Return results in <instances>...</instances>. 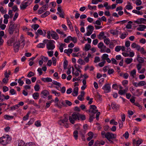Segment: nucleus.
Here are the masks:
<instances>
[{
  "instance_id": "nucleus-1",
  "label": "nucleus",
  "mask_w": 146,
  "mask_h": 146,
  "mask_svg": "<svg viewBox=\"0 0 146 146\" xmlns=\"http://www.w3.org/2000/svg\"><path fill=\"white\" fill-rule=\"evenodd\" d=\"M24 37H21L20 39L22 40L20 41L19 40H16L13 44V47L14 50L15 52H18L19 50L20 43H23V46H24L25 43V41L23 39Z\"/></svg>"
},
{
  "instance_id": "nucleus-2",
  "label": "nucleus",
  "mask_w": 146,
  "mask_h": 146,
  "mask_svg": "<svg viewBox=\"0 0 146 146\" xmlns=\"http://www.w3.org/2000/svg\"><path fill=\"white\" fill-rule=\"evenodd\" d=\"M96 113V118L97 121L99 120V117L100 114V112H98V110L97 109L96 106L95 105H92V121L93 119L95 118V117L94 114Z\"/></svg>"
},
{
  "instance_id": "nucleus-3",
  "label": "nucleus",
  "mask_w": 146,
  "mask_h": 146,
  "mask_svg": "<svg viewBox=\"0 0 146 146\" xmlns=\"http://www.w3.org/2000/svg\"><path fill=\"white\" fill-rule=\"evenodd\" d=\"M11 139L8 135L3 136L0 138V143L3 145H6L10 143Z\"/></svg>"
},
{
  "instance_id": "nucleus-4",
  "label": "nucleus",
  "mask_w": 146,
  "mask_h": 146,
  "mask_svg": "<svg viewBox=\"0 0 146 146\" xmlns=\"http://www.w3.org/2000/svg\"><path fill=\"white\" fill-rule=\"evenodd\" d=\"M43 42L45 43H47L46 48L48 50H53L55 47V46L54 44L55 42L53 40H44Z\"/></svg>"
},
{
  "instance_id": "nucleus-5",
  "label": "nucleus",
  "mask_w": 146,
  "mask_h": 146,
  "mask_svg": "<svg viewBox=\"0 0 146 146\" xmlns=\"http://www.w3.org/2000/svg\"><path fill=\"white\" fill-rule=\"evenodd\" d=\"M77 119L78 120V113L76 114L75 113H74L71 116H70L69 117L70 122L73 124L74 123V121Z\"/></svg>"
},
{
  "instance_id": "nucleus-6",
  "label": "nucleus",
  "mask_w": 146,
  "mask_h": 146,
  "mask_svg": "<svg viewBox=\"0 0 146 146\" xmlns=\"http://www.w3.org/2000/svg\"><path fill=\"white\" fill-rule=\"evenodd\" d=\"M116 135L112 133L107 132L105 135V137L109 141H110V140L116 138Z\"/></svg>"
},
{
  "instance_id": "nucleus-7",
  "label": "nucleus",
  "mask_w": 146,
  "mask_h": 146,
  "mask_svg": "<svg viewBox=\"0 0 146 146\" xmlns=\"http://www.w3.org/2000/svg\"><path fill=\"white\" fill-rule=\"evenodd\" d=\"M15 23L12 21L11 22V24L9 27L8 31L9 33L10 34H12L15 29Z\"/></svg>"
},
{
  "instance_id": "nucleus-8",
  "label": "nucleus",
  "mask_w": 146,
  "mask_h": 146,
  "mask_svg": "<svg viewBox=\"0 0 146 146\" xmlns=\"http://www.w3.org/2000/svg\"><path fill=\"white\" fill-rule=\"evenodd\" d=\"M102 89L104 90L105 93H108L111 91V87L109 84L104 85Z\"/></svg>"
},
{
  "instance_id": "nucleus-9",
  "label": "nucleus",
  "mask_w": 146,
  "mask_h": 146,
  "mask_svg": "<svg viewBox=\"0 0 146 146\" xmlns=\"http://www.w3.org/2000/svg\"><path fill=\"white\" fill-rule=\"evenodd\" d=\"M58 36V35L56 32L52 30H48L47 31V36Z\"/></svg>"
},
{
  "instance_id": "nucleus-10",
  "label": "nucleus",
  "mask_w": 146,
  "mask_h": 146,
  "mask_svg": "<svg viewBox=\"0 0 146 146\" xmlns=\"http://www.w3.org/2000/svg\"><path fill=\"white\" fill-rule=\"evenodd\" d=\"M49 92L48 91L46 90H44L41 92V97L42 98H45L47 95H49Z\"/></svg>"
},
{
  "instance_id": "nucleus-11",
  "label": "nucleus",
  "mask_w": 146,
  "mask_h": 146,
  "mask_svg": "<svg viewBox=\"0 0 146 146\" xmlns=\"http://www.w3.org/2000/svg\"><path fill=\"white\" fill-rule=\"evenodd\" d=\"M28 2H25L24 3H23V2L20 5V8L21 9L23 10L26 9L27 7L30 4V3H29V5H28Z\"/></svg>"
},
{
  "instance_id": "nucleus-12",
  "label": "nucleus",
  "mask_w": 146,
  "mask_h": 146,
  "mask_svg": "<svg viewBox=\"0 0 146 146\" xmlns=\"http://www.w3.org/2000/svg\"><path fill=\"white\" fill-rule=\"evenodd\" d=\"M145 20V19L141 18L137 19V20L134 21V23H136L138 24H141L142 23L145 24L144 22Z\"/></svg>"
},
{
  "instance_id": "nucleus-13",
  "label": "nucleus",
  "mask_w": 146,
  "mask_h": 146,
  "mask_svg": "<svg viewBox=\"0 0 146 146\" xmlns=\"http://www.w3.org/2000/svg\"><path fill=\"white\" fill-rule=\"evenodd\" d=\"M102 96L99 93H97L95 96V99L97 100L98 102H100L102 100Z\"/></svg>"
},
{
  "instance_id": "nucleus-14",
  "label": "nucleus",
  "mask_w": 146,
  "mask_h": 146,
  "mask_svg": "<svg viewBox=\"0 0 146 146\" xmlns=\"http://www.w3.org/2000/svg\"><path fill=\"white\" fill-rule=\"evenodd\" d=\"M15 38L14 37H12L9 39L7 41V43L9 46L12 45V44L15 42Z\"/></svg>"
},
{
  "instance_id": "nucleus-15",
  "label": "nucleus",
  "mask_w": 146,
  "mask_h": 146,
  "mask_svg": "<svg viewBox=\"0 0 146 146\" xmlns=\"http://www.w3.org/2000/svg\"><path fill=\"white\" fill-rule=\"evenodd\" d=\"M78 87H75L73 89V91L72 93V95L74 96H76L78 94Z\"/></svg>"
},
{
  "instance_id": "nucleus-16",
  "label": "nucleus",
  "mask_w": 146,
  "mask_h": 146,
  "mask_svg": "<svg viewBox=\"0 0 146 146\" xmlns=\"http://www.w3.org/2000/svg\"><path fill=\"white\" fill-rule=\"evenodd\" d=\"M88 32L85 34V36H90L91 34V25H89L87 27Z\"/></svg>"
},
{
  "instance_id": "nucleus-17",
  "label": "nucleus",
  "mask_w": 146,
  "mask_h": 146,
  "mask_svg": "<svg viewBox=\"0 0 146 146\" xmlns=\"http://www.w3.org/2000/svg\"><path fill=\"white\" fill-rule=\"evenodd\" d=\"M146 28V26L143 25H139L138 27L137 28V30L138 31H144V29Z\"/></svg>"
},
{
  "instance_id": "nucleus-18",
  "label": "nucleus",
  "mask_w": 146,
  "mask_h": 146,
  "mask_svg": "<svg viewBox=\"0 0 146 146\" xmlns=\"http://www.w3.org/2000/svg\"><path fill=\"white\" fill-rule=\"evenodd\" d=\"M91 105H90L89 107V110H86V111L87 113H88L90 115L89 117V121L90 122H91Z\"/></svg>"
},
{
  "instance_id": "nucleus-19",
  "label": "nucleus",
  "mask_w": 146,
  "mask_h": 146,
  "mask_svg": "<svg viewBox=\"0 0 146 146\" xmlns=\"http://www.w3.org/2000/svg\"><path fill=\"white\" fill-rule=\"evenodd\" d=\"M137 60L140 63H142L144 62V59L142 57L140 56L139 55H138L137 56Z\"/></svg>"
},
{
  "instance_id": "nucleus-20",
  "label": "nucleus",
  "mask_w": 146,
  "mask_h": 146,
  "mask_svg": "<svg viewBox=\"0 0 146 146\" xmlns=\"http://www.w3.org/2000/svg\"><path fill=\"white\" fill-rule=\"evenodd\" d=\"M106 37H98V38L101 39L102 38L104 39V42L107 45L110 42V40L109 38H106Z\"/></svg>"
},
{
  "instance_id": "nucleus-21",
  "label": "nucleus",
  "mask_w": 146,
  "mask_h": 146,
  "mask_svg": "<svg viewBox=\"0 0 146 146\" xmlns=\"http://www.w3.org/2000/svg\"><path fill=\"white\" fill-rule=\"evenodd\" d=\"M41 80L44 82H50L52 81V80L50 78H42Z\"/></svg>"
},
{
  "instance_id": "nucleus-22",
  "label": "nucleus",
  "mask_w": 146,
  "mask_h": 146,
  "mask_svg": "<svg viewBox=\"0 0 146 146\" xmlns=\"http://www.w3.org/2000/svg\"><path fill=\"white\" fill-rule=\"evenodd\" d=\"M111 106L113 109H117L119 108V106L116 104L115 102H112L111 103Z\"/></svg>"
},
{
  "instance_id": "nucleus-23",
  "label": "nucleus",
  "mask_w": 146,
  "mask_h": 146,
  "mask_svg": "<svg viewBox=\"0 0 146 146\" xmlns=\"http://www.w3.org/2000/svg\"><path fill=\"white\" fill-rule=\"evenodd\" d=\"M66 19L68 25L70 29L72 30L73 29V27L71 23L68 18H66Z\"/></svg>"
},
{
  "instance_id": "nucleus-24",
  "label": "nucleus",
  "mask_w": 146,
  "mask_h": 146,
  "mask_svg": "<svg viewBox=\"0 0 146 146\" xmlns=\"http://www.w3.org/2000/svg\"><path fill=\"white\" fill-rule=\"evenodd\" d=\"M50 12L48 11H46L43 14H42L41 16V17L44 18L46 17L48 15L50 14Z\"/></svg>"
},
{
  "instance_id": "nucleus-25",
  "label": "nucleus",
  "mask_w": 146,
  "mask_h": 146,
  "mask_svg": "<svg viewBox=\"0 0 146 146\" xmlns=\"http://www.w3.org/2000/svg\"><path fill=\"white\" fill-rule=\"evenodd\" d=\"M136 142L135 144L136 146H139L143 142V141L141 139H139L138 140L136 141L135 140L133 141V143L134 141Z\"/></svg>"
},
{
  "instance_id": "nucleus-26",
  "label": "nucleus",
  "mask_w": 146,
  "mask_h": 146,
  "mask_svg": "<svg viewBox=\"0 0 146 146\" xmlns=\"http://www.w3.org/2000/svg\"><path fill=\"white\" fill-rule=\"evenodd\" d=\"M4 119L7 120H9L13 118L14 117L12 116H10L7 115H5L4 116Z\"/></svg>"
},
{
  "instance_id": "nucleus-27",
  "label": "nucleus",
  "mask_w": 146,
  "mask_h": 146,
  "mask_svg": "<svg viewBox=\"0 0 146 146\" xmlns=\"http://www.w3.org/2000/svg\"><path fill=\"white\" fill-rule=\"evenodd\" d=\"M132 58H126L125 62L127 64H129L131 63L133 61Z\"/></svg>"
},
{
  "instance_id": "nucleus-28",
  "label": "nucleus",
  "mask_w": 146,
  "mask_h": 146,
  "mask_svg": "<svg viewBox=\"0 0 146 146\" xmlns=\"http://www.w3.org/2000/svg\"><path fill=\"white\" fill-rule=\"evenodd\" d=\"M59 106L61 107V108H62V106L66 107V106L64 102L62 100H61L59 102Z\"/></svg>"
},
{
  "instance_id": "nucleus-29",
  "label": "nucleus",
  "mask_w": 146,
  "mask_h": 146,
  "mask_svg": "<svg viewBox=\"0 0 146 146\" xmlns=\"http://www.w3.org/2000/svg\"><path fill=\"white\" fill-rule=\"evenodd\" d=\"M78 131L77 130H75L73 132V136L75 140H77L78 138Z\"/></svg>"
},
{
  "instance_id": "nucleus-30",
  "label": "nucleus",
  "mask_w": 146,
  "mask_h": 146,
  "mask_svg": "<svg viewBox=\"0 0 146 146\" xmlns=\"http://www.w3.org/2000/svg\"><path fill=\"white\" fill-rule=\"evenodd\" d=\"M56 31L59 34H61L62 35H64V36H65L66 35V34H64V33L62 31V30L59 29H57Z\"/></svg>"
},
{
  "instance_id": "nucleus-31",
  "label": "nucleus",
  "mask_w": 146,
  "mask_h": 146,
  "mask_svg": "<svg viewBox=\"0 0 146 146\" xmlns=\"http://www.w3.org/2000/svg\"><path fill=\"white\" fill-rule=\"evenodd\" d=\"M119 32L117 30H111L110 31L111 34H113V35H117Z\"/></svg>"
},
{
  "instance_id": "nucleus-32",
  "label": "nucleus",
  "mask_w": 146,
  "mask_h": 146,
  "mask_svg": "<svg viewBox=\"0 0 146 146\" xmlns=\"http://www.w3.org/2000/svg\"><path fill=\"white\" fill-rule=\"evenodd\" d=\"M80 119L82 120H84L86 119V116L84 115H82L78 113V120Z\"/></svg>"
},
{
  "instance_id": "nucleus-33",
  "label": "nucleus",
  "mask_w": 146,
  "mask_h": 146,
  "mask_svg": "<svg viewBox=\"0 0 146 146\" xmlns=\"http://www.w3.org/2000/svg\"><path fill=\"white\" fill-rule=\"evenodd\" d=\"M136 70L135 69H134L131 72L130 75L133 77V78H134L135 77V75H136Z\"/></svg>"
},
{
  "instance_id": "nucleus-34",
  "label": "nucleus",
  "mask_w": 146,
  "mask_h": 146,
  "mask_svg": "<svg viewBox=\"0 0 146 146\" xmlns=\"http://www.w3.org/2000/svg\"><path fill=\"white\" fill-rule=\"evenodd\" d=\"M108 55L106 54H103L102 56L101 57L102 58V60L103 61L107 59V58H108Z\"/></svg>"
},
{
  "instance_id": "nucleus-35",
  "label": "nucleus",
  "mask_w": 146,
  "mask_h": 146,
  "mask_svg": "<svg viewBox=\"0 0 146 146\" xmlns=\"http://www.w3.org/2000/svg\"><path fill=\"white\" fill-rule=\"evenodd\" d=\"M39 94L38 92L34 93L33 94V97L35 99H37L39 97Z\"/></svg>"
},
{
  "instance_id": "nucleus-36",
  "label": "nucleus",
  "mask_w": 146,
  "mask_h": 146,
  "mask_svg": "<svg viewBox=\"0 0 146 146\" xmlns=\"http://www.w3.org/2000/svg\"><path fill=\"white\" fill-rule=\"evenodd\" d=\"M19 107L18 105H16L13 106L11 107L10 110L13 111L17 109Z\"/></svg>"
},
{
  "instance_id": "nucleus-37",
  "label": "nucleus",
  "mask_w": 146,
  "mask_h": 146,
  "mask_svg": "<svg viewBox=\"0 0 146 146\" xmlns=\"http://www.w3.org/2000/svg\"><path fill=\"white\" fill-rule=\"evenodd\" d=\"M45 44L44 43H39L37 45V47L39 48H43L45 46Z\"/></svg>"
},
{
  "instance_id": "nucleus-38",
  "label": "nucleus",
  "mask_w": 146,
  "mask_h": 146,
  "mask_svg": "<svg viewBox=\"0 0 146 146\" xmlns=\"http://www.w3.org/2000/svg\"><path fill=\"white\" fill-rule=\"evenodd\" d=\"M132 12L133 13H135L138 15H142L143 14V13L142 12H140L139 11L136 10H133Z\"/></svg>"
},
{
  "instance_id": "nucleus-39",
  "label": "nucleus",
  "mask_w": 146,
  "mask_h": 146,
  "mask_svg": "<svg viewBox=\"0 0 146 146\" xmlns=\"http://www.w3.org/2000/svg\"><path fill=\"white\" fill-rule=\"evenodd\" d=\"M39 27V26L37 24L33 25L31 26V27L35 30H36Z\"/></svg>"
},
{
  "instance_id": "nucleus-40",
  "label": "nucleus",
  "mask_w": 146,
  "mask_h": 146,
  "mask_svg": "<svg viewBox=\"0 0 146 146\" xmlns=\"http://www.w3.org/2000/svg\"><path fill=\"white\" fill-rule=\"evenodd\" d=\"M78 62L81 65H84L85 64L84 61L81 58H79L78 59Z\"/></svg>"
},
{
  "instance_id": "nucleus-41",
  "label": "nucleus",
  "mask_w": 146,
  "mask_h": 146,
  "mask_svg": "<svg viewBox=\"0 0 146 146\" xmlns=\"http://www.w3.org/2000/svg\"><path fill=\"white\" fill-rule=\"evenodd\" d=\"M126 92L125 90H120L118 91V94L121 95H122L125 94Z\"/></svg>"
},
{
  "instance_id": "nucleus-42",
  "label": "nucleus",
  "mask_w": 146,
  "mask_h": 146,
  "mask_svg": "<svg viewBox=\"0 0 146 146\" xmlns=\"http://www.w3.org/2000/svg\"><path fill=\"white\" fill-rule=\"evenodd\" d=\"M91 47V45L90 44H86L85 46V50L86 51H88L89 50Z\"/></svg>"
},
{
  "instance_id": "nucleus-43",
  "label": "nucleus",
  "mask_w": 146,
  "mask_h": 146,
  "mask_svg": "<svg viewBox=\"0 0 146 146\" xmlns=\"http://www.w3.org/2000/svg\"><path fill=\"white\" fill-rule=\"evenodd\" d=\"M52 94H54L56 96H59L60 94L59 92H57L56 91L54 90H52Z\"/></svg>"
},
{
  "instance_id": "nucleus-44",
  "label": "nucleus",
  "mask_w": 146,
  "mask_h": 146,
  "mask_svg": "<svg viewBox=\"0 0 146 146\" xmlns=\"http://www.w3.org/2000/svg\"><path fill=\"white\" fill-rule=\"evenodd\" d=\"M45 11L44 10V9L43 8V7H40L38 10V13L39 14H40L44 12Z\"/></svg>"
},
{
  "instance_id": "nucleus-45",
  "label": "nucleus",
  "mask_w": 146,
  "mask_h": 146,
  "mask_svg": "<svg viewBox=\"0 0 146 146\" xmlns=\"http://www.w3.org/2000/svg\"><path fill=\"white\" fill-rule=\"evenodd\" d=\"M35 90L36 91H38L40 89L39 86L38 84H36L34 86Z\"/></svg>"
},
{
  "instance_id": "nucleus-46",
  "label": "nucleus",
  "mask_w": 146,
  "mask_h": 146,
  "mask_svg": "<svg viewBox=\"0 0 146 146\" xmlns=\"http://www.w3.org/2000/svg\"><path fill=\"white\" fill-rule=\"evenodd\" d=\"M68 62L67 60H65L63 64V67L64 69H66L67 68V66L68 65Z\"/></svg>"
},
{
  "instance_id": "nucleus-47",
  "label": "nucleus",
  "mask_w": 146,
  "mask_h": 146,
  "mask_svg": "<svg viewBox=\"0 0 146 146\" xmlns=\"http://www.w3.org/2000/svg\"><path fill=\"white\" fill-rule=\"evenodd\" d=\"M110 123L111 125H117V122L115 121L114 119L111 120L110 121Z\"/></svg>"
},
{
  "instance_id": "nucleus-48",
  "label": "nucleus",
  "mask_w": 146,
  "mask_h": 146,
  "mask_svg": "<svg viewBox=\"0 0 146 146\" xmlns=\"http://www.w3.org/2000/svg\"><path fill=\"white\" fill-rule=\"evenodd\" d=\"M36 35H38V34H39L40 35H42L43 34V32L42 30L41 29H38L37 31V32L35 33Z\"/></svg>"
},
{
  "instance_id": "nucleus-49",
  "label": "nucleus",
  "mask_w": 146,
  "mask_h": 146,
  "mask_svg": "<svg viewBox=\"0 0 146 146\" xmlns=\"http://www.w3.org/2000/svg\"><path fill=\"white\" fill-rule=\"evenodd\" d=\"M52 83L53 84L58 86L59 87H60L61 86V84L60 83L56 81L53 80L52 82Z\"/></svg>"
},
{
  "instance_id": "nucleus-50",
  "label": "nucleus",
  "mask_w": 146,
  "mask_h": 146,
  "mask_svg": "<svg viewBox=\"0 0 146 146\" xmlns=\"http://www.w3.org/2000/svg\"><path fill=\"white\" fill-rule=\"evenodd\" d=\"M72 38H73V37H67L66 38L64 39V42L66 43L69 42L70 40V39Z\"/></svg>"
},
{
  "instance_id": "nucleus-51",
  "label": "nucleus",
  "mask_w": 146,
  "mask_h": 146,
  "mask_svg": "<svg viewBox=\"0 0 146 146\" xmlns=\"http://www.w3.org/2000/svg\"><path fill=\"white\" fill-rule=\"evenodd\" d=\"M139 51L140 52L141 54H146V51L145 50L143 47L141 48Z\"/></svg>"
},
{
  "instance_id": "nucleus-52",
  "label": "nucleus",
  "mask_w": 146,
  "mask_h": 146,
  "mask_svg": "<svg viewBox=\"0 0 146 146\" xmlns=\"http://www.w3.org/2000/svg\"><path fill=\"white\" fill-rule=\"evenodd\" d=\"M106 63L105 60L103 61L102 62H100L98 64V66L100 67H103Z\"/></svg>"
},
{
  "instance_id": "nucleus-53",
  "label": "nucleus",
  "mask_w": 146,
  "mask_h": 146,
  "mask_svg": "<svg viewBox=\"0 0 146 146\" xmlns=\"http://www.w3.org/2000/svg\"><path fill=\"white\" fill-rule=\"evenodd\" d=\"M42 58H41L42 60L44 62H46L48 60V58L47 57H45L44 56H42Z\"/></svg>"
},
{
  "instance_id": "nucleus-54",
  "label": "nucleus",
  "mask_w": 146,
  "mask_h": 146,
  "mask_svg": "<svg viewBox=\"0 0 146 146\" xmlns=\"http://www.w3.org/2000/svg\"><path fill=\"white\" fill-rule=\"evenodd\" d=\"M35 125L37 127H40L41 126L40 121L39 120H38L35 122Z\"/></svg>"
},
{
  "instance_id": "nucleus-55",
  "label": "nucleus",
  "mask_w": 146,
  "mask_h": 146,
  "mask_svg": "<svg viewBox=\"0 0 146 146\" xmlns=\"http://www.w3.org/2000/svg\"><path fill=\"white\" fill-rule=\"evenodd\" d=\"M88 135L89 137L87 139V140L88 141H89L91 139V131H90L88 133Z\"/></svg>"
},
{
  "instance_id": "nucleus-56",
  "label": "nucleus",
  "mask_w": 146,
  "mask_h": 146,
  "mask_svg": "<svg viewBox=\"0 0 146 146\" xmlns=\"http://www.w3.org/2000/svg\"><path fill=\"white\" fill-rule=\"evenodd\" d=\"M21 78H19L18 80V83L19 84V85L20 86H22L23 84L24 83V82L23 81L21 80Z\"/></svg>"
},
{
  "instance_id": "nucleus-57",
  "label": "nucleus",
  "mask_w": 146,
  "mask_h": 146,
  "mask_svg": "<svg viewBox=\"0 0 146 146\" xmlns=\"http://www.w3.org/2000/svg\"><path fill=\"white\" fill-rule=\"evenodd\" d=\"M145 84V82L144 81H141L138 83V85L139 86H143Z\"/></svg>"
},
{
  "instance_id": "nucleus-58",
  "label": "nucleus",
  "mask_w": 146,
  "mask_h": 146,
  "mask_svg": "<svg viewBox=\"0 0 146 146\" xmlns=\"http://www.w3.org/2000/svg\"><path fill=\"white\" fill-rule=\"evenodd\" d=\"M121 50V46H116L115 48V51L117 52H118Z\"/></svg>"
},
{
  "instance_id": "nucleus-59",
  "label": "nucleus",
  "mask_w": 146,
  "mask_h": 146,
  "mask_svg": "<svg viewBox=\"0 0 146 146\" xmlns=\"http://www.w3.org/2000/svg\"><path fill=\"white\" fill-rule=\"evenodd\" d=\"M100 61V58L98 56H96L95 57L94 62L95 63L98 62Z\"/></svg>"
},
{
  "instance_id": "nucleus-60",
  "label": "nucleus",
  "mask_w": 146,
  "mask_h": 146,
  "mask_svg": "<svg viewBox=\"0 0 146 146\" xmlns=\"http://www.w3.org/2000/svg\"><path fill=\"white\" fill-rule=\"evenodd\" d=\"M135 3L137 6L140 5L142 4V2L141 0H137L136 1Z\"/></svg>"
},
{
  "instance_id": "nucleus-61",
  "label": "nucleus",
  "mask_w": 146,
  "mask_h": 146,
  "mask_svg": "<svg viewBox=\"0 0 146 146\" xmlns=\"http://www.w3.org/2000/svg\"><path fill=\"white\" fill-rule=\"evenodd\" d=\"M111 60L112 61V64H115V65L117 64L118 63L117 61L114 58H112L111 59Z\"/></svg>"
},
{
  "instance_id": "nucleus-62",
  "label": "nucleus",
  "mask_w": 146,
  "mask_h": 146,
  "mask_svg": "<svg viewBox=\"0 0 146 146\" xmlns=\"http://www.w3.org/2000/svg\"><path fill=\"white\" fill-rule=\"evenodd\" d=\"M106 48V46L103 45V46L102 47V48L101 49V50L100 52H105V50Z\"/></svg>"
},
{
  "instance_id": "nucleus-63",
  "label": "nucleus",
  "mask_w": 146,
  "mask_h": 146,
  "mask_svg": "<svg viewBox=\"0 0 146 146\" xmlns=\"http://www.w3.org/2000/svg\"><path fill=\"white\" fill-rule=\"evenodd\" d=\"M118 123H119V128L121 129L123 127V123L122 121H121V120H120L119 121Z\"/></svg>"
},
{
  "instance_id": "nucleus-64",
  "label": "nucleus",
  "mask_w": 146,
  "mask_h": 146,
  "mask_svg": "<svg viewBox=\"0 0 146 146\" xmlns=\"http://www.w3.org/2000/svg\"><path fill=\"white\" fill-rule=\"evenodd\" d=\"M25 146H36L32 142H29L28 143H26Z\"/></svg>"
}]
</instances>
